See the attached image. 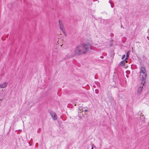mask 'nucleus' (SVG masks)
Instances as JSON below:
<instances>
[{
    "mask_svg": "<svg viewBox=\"0 0 149 149\" xmlns=\"http://www.w3.org/2000/svg\"><path fill=\"white\" fill-rule=\"evenodd\" d=\"M121 27H122V28H123V26H122V25H121Z\"/></svg>",
    "mask_w": 149,
    "mask_h": 149,
    "instance_id": "nucleus-13",
    "label": "nucleus"
},
{
    "mask_svg": "<svg viewBox=\"0 0 149 149\" xmlns=\"http://www.w3.org/2000/svg\"><path fill=\"white\" fill-rule=\"evenodd\" d=\"M7 83L6 82H3L0 84V87L1 88H4L7 86Z\"/></svg>",
    "mask_w": 149,
    "mask_h": 149,
    "instance_id": "nucleus-7",
    "label": "nucleus"
},
{
    "mask_svg": "<svg viewBox=\"0 0 149 149\" xmlns=\"http://www.w3.org/2000/svg\"><path fill=\"white\" fill-rule=\"evenodd\" d=\"M88 111V110H85V112H86V111Z\"/></svg>",
    "mask_w": 149,
    "mask_h": 149,
    "instance_id": "nucleus-14",
    "label": "nucleus"
},
{
    "mask_svg": "<svg viewBox=\"0 0 149 149\" xmlns=\"http://www.w3.org/2000/svg\"><path fill=\"white\" fill-rule=\"evenodd\" d=\"M110 36L111 37H113V34L112 33H111L110 34Z\"/></svg>",
    "mask_w": 149,
    "mask_h": 149,
    "instance_id": "nucleus-11",
    "label": "nucleus"
},
{
    "mask_svg": "<svg viewBox=\"0 0 149 149\" xmlns=\"http://www.w3.org/2000/svg\"><path fill=\"white\" fill-rule=\"evenodd\" d=\"M112 44H110V46H112Z\"/></svg>",
    "mask_w": 149,
    "mask_h": 149,
    "instance_id": "nucleus-15",
    "label": "nucleus"
},
{
    "mask_svg": "<svg viewBox=\"0 0 149 149\" xmlns=\"http://www.w3.org/2000/svg\"><path fill=\"white\" fill-rule=\"evenodd\" d=\"M91 149H93V147H92V148H91Z\"/></svg>",
    "mask_w": 149,
    "mask_h": 149,
    "instance_id": "nucleus-16",
    "label": "nucleus"
},
{
    "mask_svg": "<svg viewBox=\"0 0 149 149\" xmlns=\"http://www.w3.org/2000/svg\"><path fill=\"white\" fill-rule=\"evenodd\" d=\"M130 54V51H127V54H126V58L125 59V60H127L128 58L129 55Z\"/></svg>",
    "mask_w": 149,
    "mask_h": 149,
    "instance_id": "nucleus-8",
    "label": "nucleus"
},
{
    "mask_svg": "<svg viewBox=\"0 0 149 149\" xmlns=\"http://www.w3.org/2000/svg\"><path fill=\"white\" fill-rule=\"evenodd\" d=\"M91 49H92V45L90 43L86 42L76 47L74 50V54L70 56V57H72L76 54L80 55L85 54L89 52Z\"/></svg>",
    "mask_w": 149,
    "mask_h": 149,
    "instance_id": "nucleus-1",
    "label": "nucleus"
},
{
    "mask_svg": "<svg viewBox=\"0 0 149 149\" xmlns=\"http://www.w3.org/2000/svg\"><path fill=\"white\" fill-rule=\"evenodd\" d=\"M139 72V78L142 80V82L145 83V79L147 77V74L146 72V69L143 66H142L140 68Z\"/></svg>",
    "mask_w": 149,
    "mask_h": 149,
    "instance_id": "nucleus-2",
    "label": "nucleus"
},
{
    "mask_svg": "<svg viewBox=\"0 0 149 149\" xmlns=\"http://www.w3.org/2000/svg\"><path fill=\"white\" fill-rule=\"evenodd\" d=\"M111 6L112 8H113L114 6V5H112L111 4Z\"/></svg>",
    "mask_w": 149,
    "mask_h": 149,
    "instance_id": "nucleus-12",
    "label": "nucleus"
},
{
    "mask_svg": "<svg viewBox=\"0 0 149 149\" xmlns=\"http://www.w3.org/2000/svg\"><path fill=\"white\" fill-rule=\"evenodd\" d=\"M50 115L53 119L54 120H56L57 119V116L55 112L53 111L50 112Z\"/></svg>",
    "mask_w": 149,
    "mask_h": 149,
    "instance_id": "nucleus-4",
    "label": "nucleus"
},
{
    "mask_svg": "<svg viewBox=\"0 0 149 149\" xmlns=\"http://www.w3.org/2000/svg\"><path fill=\"white\" fill-rule=\"evenodd\" d=\"M95 92L96 94H98L99 93V91L98 89H96L95 90Z\"/></svg>",
    "mask_w": 149,
    "mask_h": 149,
    "instance_id": "nucleus-9",
    "label": "nucleus"
},
{
    "mask_svg": "<svg viewBox=\"0 0 149 149\" xmlns=\"http://www.w3.org/2000/svg\"><path fill=\"white\" fill-rule=\"evenodd\" d=\"M145 83L141 82L140 86L139 88L137 90V94L138 95L140 94L143 90V87L144 86Z\"/></svg>",
    "mask_w": 149,
    "mask_h": 149,
    "instance_id": "nucleus-3",
    "label": "nucleus"
},
{
    "mask_svg": "<svg viewBox=\"0 0 149 149\" xmlns=\"http://www.w3.org/2000/svg\"><path fill=\"white\" fill-rule=\"evenodd\" d=\"M125 55L124 54V55H123L121 59H123L125 58Z\"/></svg>",
    "mask_w": 149,
    "mask_h": 149,
    "instance_id": "nucleus-10",
    "label": "nucleus"
},
{
    "mask_svg": "<svg viewBox=\"0 0 149 149\" xmlns=\"http://www.w3.org/2000/svg\"><path fill=\"white\" fill-rule=\"evenodd\" d=\"M59 26L60 29L61 30V31L63 32H65V28L63 27V23L62 21L59 20Z\"/></svg>",
    "mask_w": 149,
    "mask_h": 149,
    "instance_id": "nucleus-5",
    "label": "nucleus"
},
{
    "mask_svg": "<svg viewBox=\"0 0 149 149\" xmlns=\"http://www.w3.org/2000/svg\"><path fill=\"white\" fill-rule=\"evenodd\" d=\"M127 60H125V59H124L120 62L119 65L121 66H123L125 65V63H127Z\"/></svg>",
    "mask_w": 149,
    "mask_h": 149,
    "instance_id": "nucleus-6",
    "label": "nucleus"
}]
</instances>
